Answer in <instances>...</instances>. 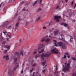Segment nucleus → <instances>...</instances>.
I'll use <instances>...</instances> for the list:
<instances>
[{
	"label": "nucleus",
	"instance_id": "f8f14e48",
	"mask_svg": "<svg viewBox=\"0 0 76 76\" xmlns=\"http://www.w3.org/2000/svg\"><path fill=\"white\" fill-rule=\"evenodd\" d=\"M62 25H64V26H65V27H66V26H68V25L64 23H63L62 24Z\"/></svg>",
	"mask_w": 76,
	"mask_h": 76
},
{
	"label": "nucleus",
	"instance_id": "f03ea898",
	"mask_svg": "<svg viewBox=\"0 0 76 76\" xmlns=\"http://www.w3.org/2000/svg\"><path fill=\"white\" fill-rule=\"evenodd\" d=\"M51 54L50 53H49V52H45V53H43L41 54V56L42 57V60H44L45 58L47 57H48L50 56V55Z\"/></svg>",
	"mask_w": 76,
	"mask_h": 76
},
{
	"label": "nucleus",
	"instance_id": "a211bd4d",
	"mask_svg": "<svg viewBox=\"0 0 76 76\" xmlns=\"http://www.w3.org/2000/svg\"><path fill=\"white\" fill-rule=\"evenodd\" d=\"M58 32V31H54V35H57V34Z\"/></svg>",
	"mask_w": 76,
	"mask_h": 76
},
{
	"label": "nucleus",
	"instance_id": "2f4dec72",
	"mask_svg": "<svg viewBox=\"0 0 76 76\" xmlns=\"http://www.w3.org/2000/svg\"><path fill=\"white\" fill-rule=\"evenodd\" d=\"M72 60H74V61H75V60H76V59L75 58H72Z\"/></svg>",
	"mask_w": 76,
	"mask_h": 76
},
{
	"label": "nucleus",
	"instance_id": "bb28decb",
	"mask_svg": "<svg viewBox=\"0 0 76 76\" xmlns=\"http://www.w3.org/2000/svg\"><path fill=\"white\" fill-rule=\"evenodd\" d=\"M70 40L71 41V42L73 41V39L71 37V39H70Z\"/></svg>",
	"mask_w": 76,
	"mask_h": 76
},
{
	"label": "nucleus",
	"instance_id": "ddd939ff",
	"mask_svg": "<svg viewBox=\"0 0 76 76\" xmlns=\"http://www.w3.org/2000/svg\"><path fill=\"white\" fill-rule=\"evenodd\" d=\"M19 67V66L17 65L14 68L13 70H14L15 71V70H16V69H17V67Z\"/></svg>",
	"mask_w": 76,
	"mask_h": 76
},
{
	"label": "nucleus",
	"instance_id": "6ab92c4d",
	"mask_svg": "<svg viewBox=\"0 0 76 76\" xmlns=\"http://www.w3.org/2000/svg\"><path fill=\"white\" fill-rule=\"evenodd\" d=\"M54 74H55V75H56V76H58V74L57 71H55V72H54Z\"/></svg>",
	"mask_w": 76,
	"mask_h": 76
},
{
	"label": "nucleus",
	"instance_id": "423d86ee",
	"mask_svg": "<svg viewBox=\"0 0 76 76\" xmlns=\"http://www.w3.org/2000/svg\"><path fill=\"white\" fill-rule=\"evenodd\" d=\"M51 51L52 53L55 54H57L58 52V50L55 48H54L51 50Z\"/></svg>",
	"mask_w": 76,
	"mask_h": 76
},
{
	"label": "nucleus",
	"instance_id": "f3484780",
	"mask_svg": "<svg viewBox=\"0 0 76 76\" xmlns=\"http://www.w3.org/2000/svg\"><path fill=\"white\" fill-rule=\"evenodd\" d=\"M37 3H38V1H36L33 4V6H34V5H35V4H37Z\"/></svg>",
	"mask_w": 76,
	"mask_h": 76
},
{
	"label": "nucleus",
	"instance_id": "6e6552de",
	"mask_svg": "<svg viewBox=\"0 0 76 76\" xmlns=\"http://www.w3.org/2000/svg\"><path fill=\"white\" fill-rule=\"evenodd\" d=\"M3 58L6 60H9V56H3Z\"/></svg>",
	"mask_w": 76,
	"mask_h": 76
},
{
	"label": "nucleus",
	"instance_id": "dca6fc26",
	"mask_svg": "<svg viewBox=\"0 0 76 76\" xmlns=\"http://www.w3.org/2000/svg\"><path fill=\"white\" fill-rule=\"evenodd\" d=\"M7 26V24L5 23H4L2 25L3 27H6Z\"/></svg>",
	"mask_w": 76,
	"mask_h": 76
},
{
	"label": "nucleus",
	"instance_id": "a18cd8bd",
	"mask_svg": "<svg viewBox=\"0 0 76 76\" xmlns=\"http://www.w3.org/2000/svg\"><path fill=\"white\" fill-rule=\"evenodd\" d=\"M15 47H18V44H17V43H16L15 45Z\"/></svg>",
	"mask_w": 76,
	"mask_h": 76
},
{
	"label": "nucleus",
	"instance_id": "338daca9",
	"mask_svg": "<svg viewBox=\"0 0 76 76\" xmlns=\"http://www.w3.org/2000/svg\"><path fill=\"white\" fill-rule=\"evenodd\" d=\"M59 40H61V39H60V38H59Z\"/></svg>",
	"mask_w": 76,
	"mask_h": 76
},
{
	"label": "nucleus",
	"instance_id": "bf43d9fd",
	"mask_svg": "<svg viewBox=\"0 0 76 76\" xmlns=\"http://www.w3.org/2000/svg\"><path fill=\"white\" fill-rule=\"evenodd\" d=\"M66 3H67L68 1V0H65Z\"/></svg>",
	"mask_w": 76,
	"mask_h": 76
},
{
	"label": "nucleus",
	"instance_id": "09e8293b",
	"mask_svg": "<svg viewBox=\"0 0 76 76\" xmlns=\"http://www.w3.org/2000/svg\"><path fill=\"white\" fill-rule=\"evenodd\" d=\"M20 19H19L18 20V22H20Z\"/></svg>",
	"mask_w": 76,
	"mask_h": 76
},
{
	"label": "nucleus",
	"instance_id": "a878e982",
	"mask_svg": "<svg viewBox=\"0 0 76 76\" xmlns=\"http://www.w3.org/2000/svg\"><path fill=\"white\" fill-rule=\"evenodd\" d=\"M4 34H7V31H4L3 32Z\"/></svg>",
	"mask_w": 76,
	"mask_h": 76
},
{
	"label": "nucleus",
	"instance_id": "2eb2a0df",
	"mask_svg": "<svg viewBox=\"0 0 76 76\" xmlns=\"http://www.w3.org/2000/svg\"><path fill=\"white\" fill-rule=\"evenodd\" d=\"M22 55V56H23V52L22 51L20 52V55H19V56H20Z\"/></svg>",
	"mask_w": 76,
	"mask_h": 76
},
{
	"label": "nucleus",
	"instance_id": "5fc2aeb1",
	"mask_svg": "<svg viewBox=\"0 0 76 76\" xmlns=\"http://www.w3.org/2000/svg\"><path fill=\"white\" fill-rule=\"evenodd\" d=\"M59 34L60 35H62V33H59Z\"/></svg>",
	"mask_w": 76,
	"mask_h": 76
},
{
	"label": "nucleus",
	"instance_id": "b1692460",
	"mask_svg": "<svg viewBox=\"0 0 76 76\" xmlns=\"http://www.w3.org/2000/svg\"><path fill=\"white\" fill-rule=\"evenodd\" d=\"M44 39H45V38H43L41 39V41H42V42H43V41H44Z\"/></svg>",
	"mask_w": 76,
	"mask_h": 76
},
{
	"label": "nucleus",
	"instance_id": "e433bc0d",
	"mask_svg": "<svg viewBox=\"0 0 76 76\" xmlns=\"http://www.w3.org/2000/svg\"><path fill=\"white\" fill-rule=\"evenodd\" d=\"M42 0H40V4H41V3H42Z\"/></svg>",
	"mask_w": 76,
	"mask_h": 76
},
{
	"label": "nucleus",
	"instance_id": "49530a36",
	"mask_svg": "<svg viewBox=\"0 0 76 76\" xmlns=\"http://www.w3.org/2000/svg\"><path fill=\"white\" fill-rule=\"evenodd\" d=\"M65 54L66 55H69V53H65Z\"/></svg>",
	"mask_w": 76,
	"mask_h": 76
},
{
	"label": "nucleus",
	"instance_id": "473e14b6",
	"mask_svg": "<svg viewBox=\"0 0 76 76\" xmlns=\"http://www.w3.org/2000/svg\"><path fill=\"white\" fill-rule=\"evenodd\" d=\"M8 28V29H11L12 28L11 26H10Z\"/></svg>",
	"mask_w": 76,
	"mask_h": 76
},
{
	"label": "nucleus",
	"instance_id": "f257e3e1",
	"mask_svg": "<svg viewBox=\"0 0 76 76\" xmlns=\"http://www.w3.org/2000/svg\"><path fill=\"white\" fill-rule=\"evenodd\" d=\"M69 63L67 64L66 65V66H64V65H63V67L64 69H62V71L64 72H66V71H68L69 68H70V63H71L70 61H68Z\"/></svg>",
	"mask_w": 76,
	"mask_h": 76
},
{
	"label": "nucleus",
	"instance_id": "603ef678",
	"mask_svg": "<svg viewBox=\"0 0 76 76\" xmlns=\"http://www.w3.org/2000/svg\"><path fill=\"white\" fill-rule=\"evenodd\" d=\"M19 41H20V42H22V39H20Z\"/></svg>",
	"mask_w": 76,
	"mask_h": 76
},
{
	"label": "nucleus",
	"instance_id": "c756f323",
	"mask_svg": "<svg viewBox=\"0 0 76 76\" xmlns=\"http://www.w3.org/2000/svg\"><path fill=\"white\" fill-rule=\"evenodd\" d=\"M36 76H41V75L39 74L38 73H37L36 75Z\"/></svg>",
	"mask_w": 76,
	"mask_h": 76
},
{
	"label": "nucleus",
	"instance_id": "69168bd1",
	"mask_svg": "<svg viewBox=\"0 0 76 76\" xmlns=\"http://www.w3.org/2000/svg\"><path fill=\"white\" fill-rule=\"evenodd\" d=\"M75 8L76 7V4H75Z\"/></svg>",
	"mask_w": 76,
	"mask_h": 76
},
{
	"label": "nucleus",
	"instance_id": "f704fd0d",
	"mask_svg": "<svg viewBox=\"0 0 76 76\" xmlns=\"http://www.w3.org/2000/svg\"><path fill=\"white\" fill-rule=\"evenodd\" d=\"M2 4H3V5H4L3 3H1L0 4V7H1V5H2Z\"/></svg>",
	"mask_w": 76,
	"mask_h": 76
},
{
	"label": "nucleus",
	"instance_id": "20e7f679",
	"mask_svg": "<svg viewBox=\"0 0 76 76\" xmlns=\"http://www.w3.org/2000/svg\"><path fill=\"white\" fill-rule=\"evenodd\" d=\"M43 45H40L39 46L38 48L37 49V51L39 53H42L44 51V49H42Z\"/></svg>",
	"mask_w": 76,
	"mask_h": 76
},
{
	"label": "nucleus",
	"instance_id": "4c0bfd02",
	"mask_svg": "<svg viewBox=\"0 0 76 76\" xmlns=\"http://www.w3.org/2000/svg\"><path fill=\"white\" fill-rule=\"evenodd\" d=\"M66 57H67V56L66 55H64V58H66Z\"/></svg>",
	"mask_w": 76,
	"mask_h": 76
},
{
	"label": "nucleus",
	"instance_id": "58836bf2",
	"mask_svg": "<svg viewBox=\"0 0 76 76\" xmlns=\"http://www.w3.org/2000/svg\"><path fill=\"white\" fill-rule=\"evenodd\" d=\"M46 70L45 69H44L43 71V73H45V72Z\"/></svg>",
	"mask_w": 76,
	"mask_h": 76
},
{
	"label": "nucleus",
	"instance_id": "0e129e2a",
	"mask_svg": "<svg viewBox=\"0 0 76 76\" xmlns=\"http://www.w3.org/2000/svg\"><path fill=\"white\" fill-rule=\"evenodd\" d=\"M5 10V8H4V9L3 10V11H4Z\"/></svg>",
	"mask_w": 76,
	"mask_h": 76
},
{
	"label": "nucleus",
	"instance_id": "774afa93",
	"mask_svg": "<svg viewBox=\"0 0 76 76\" xmlns=\"http://www.w3.org/2000/svg\"><path fill=\"white\" fill-rule=\"evenodd\" d=\"M8 34H10L11 33H10V32H9L8 33Z\"/></svg>",
	"mask_w": 76,
	"mask_h": 76
},
{
	"label": "nucleus",
	"instance_id": "8fccbe9b",
	"mask_svg": "<svg viewBox=\"0 0 76 76\" xmlns=\"http://www.w3.org/2000/svg\"><path fill=\"white\" fill-rule=\"evenodd\" d=\"M22 10H23V11H26V10H25V9H23Z\"/></svg>",
	"mask_w": 76,
	"mask_h": 76
},
{
	"label": "nucleus",
	"instance_id": "680f3d73",
	"mask_svg": "<svg viewBox=\"0 0 76 76\" xmlns=\"http://www.w3.org/2000/svg\"><path fill=\"white\" fill-rule=\"evenodd\" d=\"M7 41H9V38H7Z\"/></svg>",
	"mask_w": 76,
	"mask_h": 76
},
{
	"label": "nucleus",
	"instance_id": "e2e57ef3",
	"mask_svg": "<svg viewBox=\"0 0 76 76\" xmlns=\"http://www.w3.org/2000/svg\"><path fill=\"white\" fill-rule=\"evenodd\" d=\"M38 56H35V58H37V57Z\"/></svg>",
	"mask_w": 76,
	"mask_h": 76
},
{
	"label": "nucleus",
	"instance_id": "c85d7f7f",
	"mask_svg": "<svg viewBox=\"0 0 76 76\" xmlns=\"http://www.w3.org/2000/svg\"><path fill=\"white\" fill-rule=\"evenodd\" d=\"M42 64L43 65H45V64H46L45 61L44 62H42Z\"/></svg>",
	"mask_w": 76,
	"mask_h": 76
},
{
	"label": "nucleus",
	"instance_id": "9b49d317",
	"mask_svg": "<svg viewBox=\"0 0 76 76\" xmlns=\"http://www.w3.org/2000/svg\"><path fill=\"white\" fill-rule=\"evenodd\" d=\"M18 25L19 22L16 23V25L15 26V28L16 29H18V26H19Z\"/></svg>",
	"mask_w": 76,
	"mask_h": 76
},
{
	"label": "nucleus",
	"instance_id": "5701e85b",
	"mask_svg": "<svg viewBox=\"0 0 76 76\" xmlns=\"http://www.w3.org/2000/svg\"><path fill=\"white\" fill-rule=\"evenodd\" d=\"M4 53H5V54H6L7 53V50H5L4 51Z\"/></svg>",
	"mask_w": 76,
	"mask_h": 76
},
{
	"label": "nucleus",
	"instance_id": "cd10ccee",
	"mask_svg": "<svg viewBox=\"0 0 76 76\" xmlns=\"http://www.w3.org/2000/svg\"><path fill=\"white\" fill-rule=\"evenodd\" d=\"M3 38L2 37H0V41H3Z\"/></svg>",
	"mask_w": 76,
	"mask_h": 76
},
{
	"label": "nucleus",
	"instance_id": "7ed1b4c3",
	"mask_svg": "<svg viewBox=\"0 0 76 76\" xmlns=\"http://www.w3.org/2000/svg\"><path fill=\"white\" fill-rule=\"evenodd\" d=\"M7 44V42L6 41H4L2 42L1 44V46L3 47L4 48H7L8 50H9L10 49V46H8V45L6 46L5 45V44Z\"/></svg>",
	"mask_w": 76,
	"mask_h": 76
},
{
	"label": "nucleus",
	"instance_id": "a19ab883",
	"mask_svg": "<svg viewBox=\"0 0 76 76\" xmlns=\"http://www.w3.org/2000/svg\"><path fill=\"white\" fill-rule=\"evenodd\" d=\"M43 29H47V28L45 26L43 27Z\"/></svg>",
	"mask_w": 76,
	"mask_h": 76
},
{
	"label": "nucleus",
	"instance_id": "aec40b11",
	"mask_svg": "<svg viewBox=\"0 0 76 76\" xmlns=\"http://www.w3.org/2000/svg\"><path fill=\"white\" fill-rule=\"evenodd\" d=\"M41 9L40 8H39L37 10V12H41Z\"/></svg>",
	"mask_w": 76,
	"mask_h": 76
},
{
	"label": "nucleus",
	"instance_id": "412c9836",
	"mask_svg": "<svg viewBox=\"0 0 76 76\" xmlns=\"http://www.w3.org/2000/svg\"><path fill=\"white\" fill-rule=\"evenodd\" d=\"M14 59L15 61H17V60H18V58H15Z\"/></svg>",
	"mask_w": 76,
	"mask_h": 76
},
{
	"label": "nucleus",
	"instance_id": "4be33fe9",
	"mask_svg": "<svg viewBox=\"0 0 76 76\" xmlns=\"http://www.w3.org/2000/svg\"><path fill=\"white\" fill-rule=\"evenodd\" d=\"M10 73H12V75H13L14 74V72L13 71H11L10 72Z\"/></svg>",
	"mask_w": 76,
	"mask_h": 76
},
{
	"label": "nucleus",
	"instance_id": "864d4df0",
	"mask_svg": "<svg viewBox=\"0 0 76 76\" xmlns=\"http://www.w3.org/2000/svg\"><path fill=\"white\" fill-rule=\"evenodd\" d=\"M40 17H39L38 18H37V20H39V19H40Z\"/></svg>",
	"mask_w": 76,
	"mask_h": 76
},
{
	"label": "nucleus",
	"instance_id": "7c9ffc66",
	"mask_svg": "<svg viewBox=\"0 0 76 76\" xmlns=\"http://www.w3.org/2000/svg\"><path fill=\"white\" fill-rule=\"evenodd\" d=\"M32 71H33V68H32L31 70H30V73H32Z\"/></svg>",
	"mask_w": 76,
	"mask_h": 76
},
{
	"label": "nucleus",
	"instance_id": "3c124183",
	"mask_svg": "<svg viewBox=\"0 0 76 76\" xmlns=\"http://www.w3.org/2000/svg\"><path fill=\"white\" fill-rule=\"evenodd\" d=\"M34 73H35V72H34V73H33V75L32 76H35V75H34Z\"/></svg>",
	"mask_w": 76,
	"mask_h": 76
},
{
	"label": "nucleus",
	"instance_id": "6e6d98bb",
	"mask_svg": "<svg viewBox=\"0 0 76 76\" xmlns=\"http://www.w3.org/2000/svg\"><path fill=\"white\" fill-rule=\"evenodd\" d=\"M62 76H64V73H62Z\"/></svg>",
	"mask_w": 76,
	"mask_h": 76
},
{
	"label": "nucleus",
	"instance_id": "37998d69",
	"mask_svg": "<svg viewBox=\"0 0 76 76\" xmlns=\"http://www.w3.org/2000/svg\"><path fill=\"white\" fill-rule=\"evenodd\" d=\"M23 70H22V71L21 72V74H22V73H23Z\"/></svg>",
	"mask_w": 76,
	"mask_h": 76
},
{
	"label": "nucleus",
	"instance_id": "ea45409f",
	"mask_svg": "<svg viewBox=\"0 0 76 76\" xmlns=\"http://www.w3.org/2000/svg\"><path fill=\"white\" fill-rule=\"evenodd\" d=\"M26 24L27 25H28V24H29V22H26Z\"/></svg>",
	"mask_w": 76,
	"mask_h": 76
},
{
	"label": "nucleus",
	"instance_id": "4d7b16f0",
	"mask_svg": "<svg viewBox=\"0 0 76 76\" xmlns=\"http://www.w3.org/2000/svg\"><path fill=\"white\" fill-rule=\"evenodd\" d=\"M66 64H67V62H66L65 63V67H66Z\"/></svg>",
	"mask_w": 76,
	"mask_h": 76
},
{
	"label": "nucleus",
	"instance_id": "9d476101",
	"mask_svg": "<svg viewBox=\"0 0 76 76\" xmlns=\"http://www.w3.org/2000/svg\"><path fill=\"white\" fill-rule=\"evenodd\" d=\"M53 43L55 46H56V47H57V41L55 40H53Z\"/></svg>",
	"mask_w": 76,
	"mask_h": 76
},
{
	"label": "nucleus",
	"instance_id": "0eeeda50",
	"mask_svg": "<svg viewBox=\"0 0 76 76\" xmlns=\"http://www.w3.org/2000/svg\"><path fill=\"white\" fill-rule=\"evenodd\" d=\"M61 18V16H55L54 17V19H55V20H56L57 22H59V19Z\"/></svg>",
	"mask_w": 76,
	"mask_h": 76
},
{
	"label": "nucleus",
	"instance_id": "c03bdc74",
	"mask_svg": "<svg viewBox=\"0 0 76 76\" xmlns=\"http://www.w3.org/2000/svg\"><path fill=\"white\" fill-rule=\"evenodd\" d=\"M36 66V64H35V63L33 65V66Z\"/></svg>",
	"mask_w": 76,
	"mask_h": 76
},
{
	"label": "nucleus",
	"instance_id": "79ce46f5",
	"mask_svg": "<svg viewBox=\"0 0 76 76\" xmlns=\"http://www.w3.org/2000/svg\"><path fill=\"white\" fill-rule=\"evenodd\" d=\"M16 54H17V55H19V53L17 52L16 53Z\"/></svg>",
	"mask_w": 76,
	"mask_h": 76
},
{
	"label": "nucleus",
	"instance_id": "c9c22d12",
	"mask_svg": "<svg viewBox=\"0 0 76 76\" xmlns=\"http://www.w3.org/2000/svg\"><path fill=\"white\" fill-rule=\"evenodd\" d=\"M60 7V6H58L56 8V9H58V8Z\"/></svg>",
	"mask_w": 76,
	"mask_h": 76
},
{
	"label": "nucleus",
	"instance_id": "39448f33",
	"mask_svg": "<svg viewBox=\"0 0 76 76\" xmlns=\"http://www.w3.org/2000/svg\"><path fill=\"white\" fill-rule=\"evenodd\" d=\"M58 45L59 46H62L63 49H66V45L61 42H58Z\"/></svg>",
	"mask_w": 76,
	"mask_h": 76
},
{
	"label": "nucleus",
	"instance_id": "4468645a",
	"mask_svg": "<svg viewBox=\"0 0 76 76\" xmlns=\"http://www.w3.org/2000/svg\"><path fill=\"white\" fill-rule=\"evenodd\" d=\"M45 41H46V42H49V41H50V39L49 38H47L46 39Z\"/></svg>",
	"mask_w": 76,
	"mask_h": 76
},
{
	"label": "nucleus",
	"instance_id": "393cba45",
	"mask_svg": "<svg viewBox=\"0 0 76 76\" xmlns=\"http://www.w3.org/2000/svg\"><path fill=\"white\" fill-rule=\"evenodd\" d=\"M8 36L9 38H10L11 37V36L10 35H8V34H7V36Z\"/></svg>",
	"mask_w": 76,
	"mask_h": 76
},
{
	"label": "nucleus",
	"instance_id": "1a4fd4ad",
	"mask_svg": "<svg viewBox=\"0 0 76 76\" xmlns=\"http://www.w3.org/2000/svg\"><path fill=\"white\" fill-rule=\"evenodd\" d=\"M70 16H75V12H70L69 13Z\"/></svg>",
	"mask_w": 76,
	"mask_h": 76
},
{
	"label": "nucleus",
	"instance_id": "13d9d810",
	"mask_svg": "<svg viewBox=\"0 0 76 76\" xmlns=\"http://www.w3.org/2000/svg\"><path fill=\"white\" fill-rule=\"evenodd\" d=\"M68 58H70V56L69 55L68 56Z\"/></svg>",
	"mask_w": 76,
	"mask_h": 76
},
{
	"label": "nucleus",
	"instance_id": "72a5a7b5",
	"mask_svg": "<svg viewBox=\"0 0 76 76\" xmlns=\"http://www.w3.org/2000/svg\"><path fill=\"white\" fill-rule=\"evenodd\" d=\"M37 53V51L35 50L34 52V54H35Z\"/></svg>",
	"mask_w": 76,
	"mask_h": 76
},
{
	"label": "nucleus",
	"instance_id": "de8ad7c7",
	"mask_svg": "<svg viewBox=\"0 0 76 76\" xmlns=\"http://www.w3.org/2000/svg\"><path fill=\"white\" fill-rule=\"evenodd\" d=\"M73 1H72V3H71V5H73Z\"/></svg>",
	"mask_w": 76,
	"mask_h": 76
},
{
	"label": "nucleus",
	"instance_id": "052dcab7",
	"mask_svg": "<svg viewBox=\"0 0 76 76\" xmlns=\"http://www.w3.org/2000/svg\"><path fill=\"white\" fill-rule=\"evenodd\" d=\"M74 38L76 39V36H74Z\"/></svg>",
	"mask_w": 76,
	"mask_h": 76
}]
</instances>
